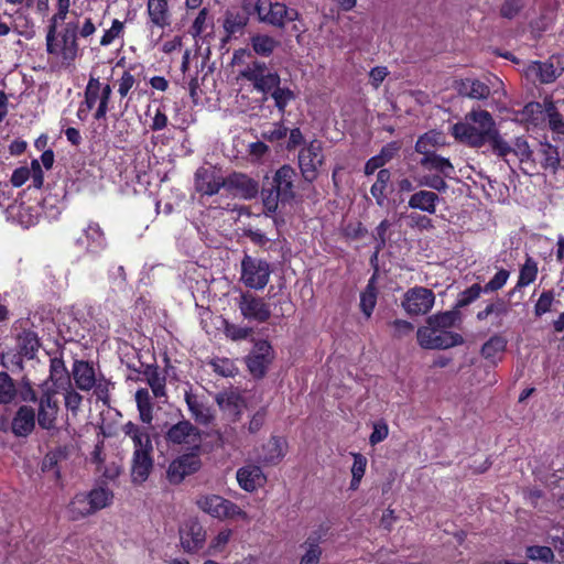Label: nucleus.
Wrapping results in <instances>:
<instances>
[{
	"label": "nucleus",
	"instance_id": "obj_1",
	"mask_svg": "<svg viewBox=\"0 0 564 564\" xmlns=\"http://www.w3.org/2000/svg\"><path fill=\"white\" fill-rule=\"evenodd\" d=\"M452 135L459 142L471 148L489 145L494 154L508 151L506 139L497 128L490 112L484 109H473L464 118L452 126Z\"/></svg>",
	"mask_w": 564,
	"mask_h": 564
},
{
	"label": "nucleus",
	"instance_id": "obj_2",
	"mask_svg": "<svg viewBox=\"0 0 564 564\" xmlns=\"http://www.w3.org/2000/svg\"><path fill=\"white\" fill-rule=\"evenodd\" d=\"M57 25H48L45 36L46 52L58 65L68 67L78 56L77 41L78 22H67L61 31Z\"/></svg>",
	"mask_w": 564,
	"mask_h": 564
},
{
	"label": "nucleus",
	"instance_id": "obj_3",
	"mask_svg": "<svg viewBox=\"0 0 564 564\" xmlns=\"http://www.w3.org/2000/svg\"><path fill=\"white\" fill-rule=\"evenodd\" d=\"M111 91L110 85L101 84L98 78L90 77L85 88V99L78 108L77 117L83 121L86 120L90 110L97 106L94 118L96 120L105 119L108 112Z\"/></svg>",
	"mask_w": 564,
	"mask_h": 564
},
{
	"label": "nucleus",
	"instance_id": "obj_4",
	"mask_svg": "<svg viewBox=\"0 0 564 564\" xmlns=\"http://www.w3.org/2000/svg\"><path fill=\"white\" fill-rule=\"evenodd\" d=\"M197 507L213 518L225 520H241L249 523L251 517L238 505L218 495H204L197 498Z\"/></svg>",
	"mask_w": 564,
	"mask_h": 564
},
{
	"label": "nucleus",
	"instance_id": "obj_5",
	"mask_svg": "<svg viewBox=\"0 0 564 564\" xmlns=\"http://www.w3.org/2000/svg\"><path fill=\"white\" fill-rule=\"evenodd\" d=\"M73 379L76 387L82 391H89L95 389V394L101 401H106L109 392V383L102 379L97 378L94 367L84 360H75L72 368Z\"/></svg>",
	"mask_w": 564,
	"mask_h": 564
},
{
	"label": "nucleus",
	"instance_id": "obj_6",
	"mask_svg": "<svg viewBox=\"0 0 564 564\" xmlns=\"http://www.w3.org/2000/svg\"><path fill=\"white\" fill-rule=\"evenodd\" d=\"M253 10L260 22L276 28H284L286 22L295 21L300 17L295 9H289L284 3L271 0H257L253 2Z\"/></svg>",
	"mask_w": 564,
	"mask_h": 564
},
{
	"label": "nucleus",
	"instance_id": "obj_7",
	"mask_svg": "<svg viewBox=\"0 0 564 564\" xmlns=\"http://www.w3.org/2000/svg\"><path fill=\"white\" fill-rule=\"evenodd\" d=\"M271 275L270 264L260 258L246 254L241 260L240 281L249 289L262 290Z\"/></svg>",
	"mask_w": 564,
	"mask_h": 564
},
{
	"label": "nucleus",
	"instance_id": "obj_8",
	"mask_svg": "<svg viewBox=\"0 0 564 564\" xmlns=\"http://www.w3.org/2000/svg\"><path fill=\"white\" fill-rule=\"evenodd\" d=\"M419 345L425 349H447L464 343L463 337L453 332L440 330L427 324L416 333Z\"/></svg>",
	"mask_w": 564,
	"mask_h": 564
},
{
	"label": "nucleus",
	"instance_id": "obj_9",
	"mask_svg": "<svg viewBox=\"0 0 564 564\" xmlns=\"http://www.w3.org/2000/svg\"><path fill=\"white\" fill-rule=\"evenodd\" d=\"M324 160L323 144L319 140H312L305 144L299 153V166L303 177L308 182L316 180Z\"/></svg>",
	"mask_w": 564,
	"mask_h": 564
},
{
	"label": "nucleus",
	"instance_id": "obj_10",
	"mask_svg": "<svg viewBox=\"0 0 564 564\" xmlns=\"http://www.w3.org/2000/svg\"><path fill=\"white\" fill-rule=\"evenodd\" d=\"M240 77L251 82L261 93H272L280 85V76L267 68L264 63L253 62L240 72Z\"/></svg>",
	"mask_w": 564,
	"mask_h": 564
},
{
	"label": "nucleus",
	"instance_id": "obj_11",
	"mask_svg": "<svg viewBox=\"0 0 564 564\" xmlns=\"http://www.w3.org/2000/svg\"><path fill=\"white\" fill-rule=\"evenodd\" d=\"M435 302L432 290L424 286H414L408 290L402 300V307L409 315L427 314Z\"/></svg>",
	"mask_w": 564,
	"mask_h": 564
},
{
	"label": "nucleus",
	"instance_id": "obj_12",
	"mask_svg": "<svg viewBox=\"0 0 564 564\" xmlns=\"http://www.w3.org/2000/svg\"><path fill=\"white\" fill-rule=\"evenodd\" d=\"M167 442L176 445H185L194 451H199L202 445L200 431L188 421H182L171 426L166 433Z\"/></svg>",
	"mask_w": 564,
	"mask_h": 564
},
{
	"label": "nucleus",
	"instance_id": "obj_13",
	"mask_svg": "<svg viewBox=\"0 0 564 564\" xmlns=\"http://www.w3.org/2000/svg\"><path fill=\"white\" fill-rule=\"evenodd\" d=\"M490 84L492 89L488 84H485L476 78H465L456 82L455 88L459 96L475 100H484L487 99L491 93H499L498 87H495L496 84L497 86H502V83L497 77H495L494 82Z\"/></svg>",
	"mask_w": 564,
	"mask_h": 564
},
{
	"label": "nucleus",
	"instance_id": "obj_14",
	"mask_svg": "<svg viewBox=\"0 0 564 564\" xmlns=\"http://www.w3.org/2000/svg\"><path fill=\"white\" fill-rule=\"evenodd\" d=\"M253 11V0H243L239 8H231L224 17V30L228 36L242 32Z\"/></svg>",
	"mask_w": 564,
	"mask_h": 564
},
{
	"label": "nucleus",
	"instance_id": "obj_15",
	"mask_svg": "<svg viewBox=\"0 0 564 564\" xmlns=\"http://www.w3.org/2000/svg\"><path fill=\"white\" fill-rule=\"evenodd\" d=\"M239 310L245 318L258 323H263L271 316L270 305L262 297L248 293L241 295Z\"/></svg>",
	"mask_w": 564,
	"mask_h": 564
},
{
	"label": "nucleus",
	"instance_id": "obj_16",
	"mask_svg": "<svg viewBox=\"0 0 564 564\" xmlns=\"http://www.w3.org/2000/svg\"><path fill=\"white\" fill-rule=\"evenodd\" d=\"M272 359L271 345L267 340H259L247 357V365L252 376L261 378L264 376Z\"/></svg>",
	"mask_w": 564,
	"mask_h": 564
},
{
	"label": "nucleus",
	"instance_id": "obj_17",
	"mask_svg": "<svg viewBox=\"0 0 564 564\" xmlns=\"http://www.w3.org/2000/svg\"><path fill=\"white\" fill-rule=\"evenodd\" d=\"M197 452L181 455L170 464L167 477L171 482H181L186 476L194 474L200 468V459Z\"/></svg>",
	"mask_w": 564,
	"mask_h": 564
},
{
	"label": "nucleus",
	"instance_id": "obj_18",
	"mask_svg": "<svg viewBox=\"0 0 564 564\" xmlns=\"http://www.w3.org/2000/svg\"><path fill=\"white\" fill-rule=\"evenodd\" d=\"M180 540L186 552L194 553L204 546L206 531L197 520H188L180 529Z\"/></svg>",
	"mask_w": 564,
	"mask_h": 564
},
{
	"label": "nucleus",
	"instance_id": "obj_19",
	"mask_svg": "<svg viewBox=\"0 0 564 564\" xmlns=\"http://www.w3.org/2000/svg\"><path fill=\"white\" fill-rule=\"evenodd\" d=\"M225 188L245 199H251L259 192L258 183L246 174L234 173L225 178Z\"/></svg>",
	"mask_w": 564,
	"mask_h": 564
},
{
	"label": "nucleus",
	"instance_id": "obj_20",
	"mask_svg": "<svg viewBox=\"0 0 564 564\" xmlns=\"http://www.w3.org/2000/svg\"><path fill=\"white\" fill-rule=\"evenodd\" d=\"M225 187V178L214 169L200 167L195 174V188L203 195H215Z\"/></svg>",
	"mask_w": 564,
	"mask_h": 564
},
{
	"label": "nucleus",
	"instance_id": "obj_21",
	"mask_svg": "<svg viewBox=\"0 0 564 564\" xmlns=\"http://www.w3.org/2000/svg\"><path fill=\"white\" fill-rule=\"evenodd\" d=\"M236 479L239 487L247 492H253L267 482V476L261 467L253 464L240 467L236 473Z\"/></svg>",
	"mask_w": 564,
	"mask_h": 564
},
{
	"label": "nucleus",
	"instance_id": "obj_22",
	"mask_svg": "<svg viewBox=\"0 0 564 564\" xmlns=\"http://www.w3.org/2000/svg\"><path fill=\"white\" fill-rule=\"evenodd\" d=\"M148 25L165 29L171 25L172 12L167 0H147Z\"/></svg>",
	"mask_w": 564,
	"mask_h": 564
},
{
	"label": "nucleus",
	"instance_id": "obj_23",
	"mask_svg": "<svg viewBox=\"0 0 564 564\" xmlns=\"http://www.w3.org/2000/svg\"><path fill=\"white\" fill-rule=\"evenodd\" d=\"M295 170L290 165L281 166L273 176V188L281 195L282 202H289L294 198Z\"/></svg>",
	"mask_w": 564,
	"mask_h": 564
},
{
	"label": "nucleus",
	"instance_id": "obj_24",
	"mask_svg": "<svg viewBox=\"0 0 564 564\" xmlns=\"http://www.w3.org/2000/svg\"><path fill=\"white\" fill-rule=\"evenodd\" d=\"M122 431L133 444V454L153 453V444L145 427L128 422L122 426Z\"/></svg>",
	"mask_w": 564,
	"mask_h": 564
},
{
	"label": "nucleus",
	"instance_id": "obj_25",
	"mask_svg": "<svg viewBox=\"0 0 564 564\" xmlns=\"http://www.w3.org/2000/svg\"><path fill=\"white\" fill-rule=\"evenodd\" d=\"M555 58L552 57L550 62L541 63V62H532L527 68L528 77H536L542 83H552L554 82L563 72V66L554 65Z\"/></svg>",
	"mask_w": 564,
	"mask_h": 564
},
{
	"label": "nucleus",
	"instance_id": "obj_26",
	"mask_svg": "<svg viewBox=\"0 0 564 564\" xmlns=\"http://www.w3.org/2000/svg\"><path fill=\"white\" fill-rule=\"evenodd\" d=\"M35 426V413L31 406L22 405L17 411L11 429L17 436H28Z\"/></svg>",
	"mask_w": 564,
	"mask_h": 564
},
{
	"label": "nucleus",
	"instance_id": "obj_27",
	"mask_svg": "<svg viewBox=\"0 0 564 564\" xmlns=\"http://www.w3.org/2000/svg\"><path fill=\"white\" fill-rule=\"evenodd\" d=\"M152 468V453L133 454L131 464L132 482L137 485L143 484L149 478Z\"/></svg>",
	"mask_w": 564,
	"mask_h": 564
},
{
	"label": "nucleus",
	"instance_id": "obj_28",
	"mask_svg": "<svg viewBox=\"0 0 564 564\" xmlns=\"http://www.w3.org/2000/svg\"><path fill=\"white\" fill-rule=\"evenodd\" d=\"M58 412L57 402L50 393H46L40 400L37 423L42 429L51 430L55 426Z\"/></svg>",
	"mask_w": 564,
	"mask_h": 564
},
{
	"label": "nucleus",
	"instance_id": "obj_29",
	"mask_svg": "<svg viewBox=\"0 0 564 564\" xmlns=\"http://www.w3.org/2000/svg\"><path fill=\"white\" fill-rule=\"evenodd\" d=\"M77 242L88 252H99L106 247V238L98 224H89Z\"/></svg>",
	"mask_w": 564,
	"mask_h": 564
},
{
	"label": "nucleus",
	"instance_id": "obj_30",
	"mask_svg": "<svg viewBox=\"0 0 564 564\" xmlns=\"http://www.w3.org/2000/svg\"><path fill=\"white\" fill-rule=\"evenodd\" d=\"M438 202L440 197L435 192L420 189L411 195L408 206L427 214H435Z\"/></svg>",
	"mask_w": 564,
	"mask_h": 564
},
{
	"label": "nucleus",
	"instance_id": "obj_31",
	"mask_svg": "<svg viewBox=\"0 0 564 564\" xmlns=\"http://www.w3.org/2000/svg\"><path fill=\"white\" fill-rule=\"evenodd\" d=\"M420 164L427 171H435L444 177H451L454 173V166L448 159L443 158L434 152L424 154L420 160Z\"/></svg>",
	"mask_w": 564,
	"mask_h": 564
},
{
	"label": "nucleus",
	"instance_id": "obj_32",
	"mask_svg": "<svg viewBox=\"0 0 564 564\" xmlns=\"http://www.w3.org/2000/svg\"><path fill=\"white\" fill-rule=\"evenodd\" d=\"M546 101L529 102L520 112L518 120L525 122L528 126L539 127L545 122Z\"/></svg>",
	"mask_w": 564,
	"mask_h": 564
},
{
	"label": "nucleus",
	"instance_id": "obj_33",
	"mask_svg": "<svg viewBox=\"0 0 564 564\" xmlns=\"http://www.w3.org/2000/svg\"><path fill=\"white\" fill-rule=\"evenodd\" d=\"M185 401L192 416L202 424H208L213 420L210 409L199 401L198 397L191 391L185 392Z\"/></svg>",
	"mask_w": 564,
	"mask_h": 564
},
{
	"label": "nucleus",
	"instance_id": "obj_34",
	"mask_svg": "<svg viewBox=\"0 0 564 564\" xmlns=\"http://www.w3.org/2000/svg\"><path fill=\"white\" fill-rule=\"evenodd\" d=\"M324 533L322 531L313 532L305 541V553L303 554L300 564H318L322 555L319 543L323 540Z\"/></svg>",
	"mask_w": 564,
	"mask_h": 564
},
{
	"label": "nucleus",
	"instance_id": "obj_35",
	"mask_svg": "<svg viewBox=\"0 0 564 564\" xmlns=\"http://www.w3.org/2000/svg\"><path fill=\"white\" fill-rule=\"evenodd\" d=\"M286 443L281 437H271L262 447L261 459L269 464L280 462L285 455Z\"/></svg>",
	"mask_w": 564,
	"mask_h": 564
},
{
	"label": "nucleus",
	"instance_id": "obj_36",
	"mask_svg": "<svg viewBox=\"0 0 564 564\" xmlns=\"http://www.w3.org/2000/svg\"><path fill=\"white\" fill-rule=\"evenodd\" d=\"M445 144V135L438 131H429L419 138L415 150L424 155L434 152L436 148Z\"/></svg>",
	"mask_w": 564,
	"mask_h": 564
},
{
	"label": "nucleus",
	"instance_id": "obj_37",
	"mask_svg": "<svg viewBox=\"0 0 564 564\" xmlns=\"http://www.w3.org/2000/svg\"><path fill=\"white\" fill-rule=\"evenodd\" d=\"M506 145L508 151L503 154H496L497 156L506 160L509 154H514L521 163H529L533 161V153L524 138H516L512 144L506 140Z\"/></svg>",
	"mask_w": 564,
	"mask_h": 564
},
{
	"label": "nucleus",
	"instance_id": "obj_38",
	"mask_svg": "<svg viewBox=\"0 0 564 564\" xmlns=\"http://www.w3.org/2000/svg\"><path fill=\"white\" fill-rule=\"evenodd\" d=\"M507 347V339L500 335L491 336L481 347V356L488 360L496 361Z\"/></svg>",
	"mask_w": 564,
	"mask_h": 564
},
{
	"label": "nucleus",
	"instance_id": "obj_39",
	"mask_svg": "<svg viewBox=\"0 0 564 564\" xmlns=\"http://www.w3.org/2000/svg\"><path fill=\"white\" fill-rule=\"evenodd\" d=\"M50 379L57 390H63L70 384L69 375L61 359L51 360Z\"/></svg>",
	"mask_w": 564,
	"mask_h": 564
},
{
	"label": "nucleus",
	"instance_id": "obj_40",
	"mask_svg": "<svg viewBox=\"0 0 564 564\" xmlns=\"http://www.w3.org/2000/svg\"><path fill=\"white\" fill-rule=\"evenodd\" d=\"M377 303V289H376V279L372 276L365 289V291L360 294V310L365 314L367 318H369L375 310Z\"/></svg>",
	"mask_w": 564,
	"mask_h": 564
},
{
	"label": "nucleus",
	"instance_id": "obj_41",
	"mask_svg": "<svg viewBox=\"0 0 564 564\" xmlns=\"http://www.w3.org/2000/svg\"><path fill=\"white\" fill-rule=\"evenodd\" d=\"M87 495L90 500V508L93 513L108 507L113 499L112 491L106 487L94 488Z\"/></svg>",
	"mask_w": 564,
	"mask_h": 564
},
{
	"label": "nucleus",
	"instance_id": "obj_42",
	"mask_svg": "<svg viewBox=\"0 0 564 564\" xmlns=\"http://www.w3.org/2000/svg\"><path fill=\"white\" fill-rule=\"evenodd\" d=\"M538 262L533 258L528 257L520 268L516 289H521L533 283L538 276Z\"/></svg>",
	"mask_w": 564,
	"mask_h": 564
},
{
	"label": "nucleus",
	"instance_id": "obj_43",
	"mask_svg": "<svg viewBox=\"0 0 564 564\" xmlns=\"http://www.w3.org/2000/svg\"><path fill=\"white\" fill-rule=\"evenodd\" d=\"M135 402L140 420L145 424H151L153 420L151 395L147 389H139L135 392Z\"/></svg>",
	"mask_w": 564,
	"mask_h": 564
},
{
	"label": "nucleus",
	"instance_id": "obj_44",
	"mask_svg": "<svg viewBox=\"0 0 564 564\" xmlns=\"http://www.w3.org/2000/svg\"><path fill=\"white\" fill-rule=\"evenodd\" d=\"M218 405L232 413H238L242 406V399L237 391L230 390L219 393L216 397Z\"/></svg>",
	"mask_w": 564,
	"mask_h": 564
},
{
	"label": "nucleus",
	"instance_id": "obj_45",
	"mask_svg": "<svg viewBox=\"0 0 564 564\" xmlns=\"http://www.w3.org/2000/svg\"><path fill=\"white\" fill-rule=\"evenodd\" d=\"M509 313V306L502 299H496L487 303L486 307L476 315L478 321H486L490 315L501 318Z\"/></svg>",
	"mask_w": 564,
	"mask_h": 564
},
{
	"label": "nucleus",
	"instance_id": "obj_46",
	"mask_svg": "<svg viewBox=\"0 0 564 564\" xmlns=\"http://www.w3.org/2000/svg\"><path fill=\"white\" fill-rule=\"evenodd\" d=\"M354 463L351 466V480L349 488L357 490L360 486L361 479L365 476L367 468V458L360 453H352Z\"/></svg>",
	"mask_w": 564,
	"mask_h": 564
},
{
	"label": "nucleus",
	"instance_id": "obj_47",
	"mask_svg": "<svg viewBox=\"0 0 564 564\" xmlns=\"http://www.w3.org/2000/svg\"><path fill=\"white\" fill-rule=\"evenodd\" d=\"M390 172L387 169H381L378 172L377 181L370 188L371 195L376 198L379 206H383L386 202V188L390 181Z\"/></svg>",
	"mask_w": 564,
	"mask_h": 564
},
{
	"label": "nucleus",
	"instance_id": "obj_48",
	"mask_svg": "<svg viewBox=\"0 0 564 564\" xmlns=\"http://www.w3.org/2000/svg\"><path fill=\"white\" fill-rule=\"evenodd\" d=\"M69 513L73 519H80L91 514L90 500L88 495L78 494L69 503Z\"/></svg>",
	"mask_w": 564,
	"mask_h": 564
},
{
	"label": "nucleus",
	"instance_id": "obj_49",
	"mask_svg": "<svg viewBox=\"0 0 564 564\" xmlns=\"http://www.w3.org/2000/svg\"><path fill=\"white\" fill-rule=\"evenodd\" d=\"M457 311H446L437 313L427 318V324L432 327H436L440 330H446L455 325L458 319Z\"/></svg>",
	"mask_w": 564,
	"mask_h": 564
},
{
	"label": "nucleus",
	"instance_id": "obj_50",
	"mask_svg": "<svg viewBox=\"0 0 564 564\" xmlns=\"http://www.w3.org/2000/svg\"><path fill=\"white\" fill-rule=\"evenodd\" d=\"M32 207L25 204H14L10 206V214L17 217L18 221L25 228L36 224V214L32 213Z\"/></svg>",
	"mask_w": 564,
	"mask_h": 564
},
{
	"label": "nucleus",
	"instance_id": "obj_51",
	"mask_svg": "<svg viewBox=\"0 0 564 564\" xmlns=\"http://www.w3.org/2000/svg\"><path fill=\"white\" fill-rule=\"evenodd\" d=\"M232 536V530L231 529H223L220 530L217 535H215L208 545L207 554L210 556L218 555L219 553L224 552L226 546L228 545L229 541Z\"/></svg>",
	"mask_w": 564,
	"mask_h": 564
},
{
	"label": "nucleus",
	"instance_id": "obj_52",
	"mask_svg": "<svg viewBox=\"0 0 564 564\" xmlns=\"http://www.w3.org/2000/svg\"><path fill=\"white\" fill-rule=\"evenodd\" d=\"M147 382L155 398L165 395V377L161 376L156 368H148L144 372Z\"/></svg>",
	"mask_w": 564,
	"mask_h": 564
},
{
	"label": "nucleus",
	"instance_id": "obj_53",
	"mask_svg": "<svg viewBox=\"0 0 564 564\" xmlns=\"http://www.w3.org/2000/svg\"><path fill=\"white\" fill-rule=\"evenodd\" d=\"M253 51L262 56H269L278 46V41L269 35H256L251 39Z\"/></svg>",
	"mask_w": 564,
	"mask_h": 564
},
{
	"label": "nucleus",
	"instance_id": "obj_54",
	"mask_svg": "<svg viewBox=\"0 0 564 564\" xmlns=\"http://www.w3.org/2000/svg\"><path fill=\"white\" fill-rule=\"evenodd\" d=\"M101 451L97 447L94 451V460L98 465V470L102 473L104 477L107 479L113 480L116 479L122 470V466L120 463L112 462L109 465L104 466V460L101 458Z\"/></svg>",
	"mask_w": 564,
	"mask_h": 564
},
{
	"label": "nucleus",
	"instance_id": "obj_55",
	"mask_svg": "<svg viewBox=\"0 0 564 564\" xmlns=\"http://www.w3.org/2000/svg\"><path fill=\"white\" fill-rule=\"evenodd\" d=\"M17 395L13 380L7 372H0V404H8Z\"/></svg>",
	"mask_w": 564,
	"mask_h": 564
},
{
	"label": "nucleus",
	"instance_id": "obj_56",
	"mask_svg": "<svg viewBox=\"0 0 564 564\" xmlns=\"http://www.w3.org/2000/svg\"><path fill=\"white\" fill-rule=\"evenodd\" d=\"M547 120L550 129L557 134H564V120L557 112L552 100L546 101L545 121Z\"/></svg>",
	"mask_w": 564,
	"mask_h": 564
},
{
	"label": "nucleus",
	"instance_id": "obj_57",
	"mask_svg": "<svg viewBox=\"0 0 564 564\" xmlns=\"http://www.w3.org/2000/svg\"><path fill=\"white\" fill-rule=\"evenodd\" d=\"M271 97L274 100V105L278 110L283 115L286 106L295 99L293 90L286 87H280V85L271 93Z\"/></svg>",
	"mask_w": 564,
	"mask_h": 564
},
{
	"label": "nucleus",
	"instance_id": "obj_58",
	"mask_svg": "<svg viewBox=\"0 0 564 564\" xmlns=\"http://www.w3.org/2000/svg\"><path fill=\"white\" fill-rule=\"evenodd\" d=\"M145 115L151 118L150 129L152 131H161L166 128L169 119L164 107L159 106L152 109V107L149 106Z\"/></svg>",
	"mask_w": 564,
	"mask_h": 564
},
{
	"label": "nucleus",
	"instance_id": "obj_59",
	"mask_svg": "<svg viewBox=\"0 0 564 564\" xmlns=\"http://www.w3.org/2000/svg\"><path fill=\"white\" fill-rule=\"evenodd\" d=\"M416 182L419 186H425L441 193L446 192L448 187L444 180V176L438 173L435 175H425L419 177Z\"/></svg>",
	"mask_w": 564,
	"mask_h": 564
},
{
	"label": "nucleus",
	"instance_id": "obj_60",
	"mask_svg": "<svg viewBox=\"0 0 564 564\" xmlns=\"http://www.w3.org/2000/svg\"><path fill=\"white\" fill-rule=\"evenodd\" d=\"M484 292V288L479 284H473L470 288L459 293L456 307H465L475 302Z\"/></svg>",
	"mask_w": 564,
	"mask_h": 564
},
{
	"label": "nucleus",
	"instance_id": "obj_61",
	"mask_svg": "<svg viewBox=\"0 0 564 564\" xmlns=\"http://www.w3.org/2000/svg\"><path fill=\"white\" fill-rule=\"evenodd\" d=\"M510 276V272L506 269H500L484 286V293H491L502 289L508 279Z\"/></svg>",
	"mask_w": 564,
	"mask_h": 564
},
{
	"label": "nucleus",
	"instance_id": "obj_62",
	"mask_svg": "<svg viewBox=\"0 0 564 564\" xmlns=\"http://www.w3.org/2000/svg\"><path fill=\"white\" fill-rule=\"evenodd\" d=\"M215 372L223 377H232L237 372V368L234 362L227 358H215L210 362Z\"/></svg>",
	"mask_w": 564,
	"mask_h": 564
},
{
	"label": "nucleus",
	"instance_id": "obj_63",
	"mask_svg": "<svg viewBox=\"0 0 564 564\" xmlns=\"http://www.w3.org/2000/svg\"><path fill=\"white\" fill-rule=\"evenodd\" d=\"M124 25L121 21L115 19L110 29L106 30L100 39L101 46H109L117 37L123 33Z\"/></svg>",
	"mask_w": 564,
	"mask_h": 564
},
{
	"label": "nucleus",
	"instance_id": "obj_64",
	"mask_svg": "<svg viewBox=\"0 0 564 564\" xmlns=\"http://www.w3.org/2000/svg\"><path fill=\"white\" fill-rule=\"evenodd\" d=\"M527 556L533 561H542L544 563H549L553 560L554 554L549 546L535 545L528 547Z\"/></svg>",
	"mask_w": 564,
	"mask_h": 564
}]
</instances>
